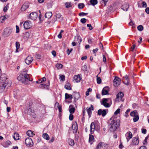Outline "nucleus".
<instances>
[{"instance_id":"nucleus-42","label":"nucleus","mask_w":149,"mask_h":149,"mask_svg":"<svg viewBox=\"0 0 149 149\" xmlns=\"http://www.w3.org/2000/svg\"><path fill=\"white\" fill-rule=\"evenodd\" d=\"M94 139V136L93 135L91 134H89V142L92 141Z\"/></svg>"},{"instance_id":"nucleus-27","label":"nucleus","mask_w":149,"mask_h":149,"mask_svg":"<svg viewBox=\"0 0 149 149\" xmlns=\"http://www.w3.org/2000/svg\"><path fill=\"white\" fill-rule=\"evenodd\" d=\"M74 79L77 82H78L80 81L81 78V77L78 75H75L74 77Z\"/></svg>"},{"instance_id":"nucleus-29","label":"nucleus","mask_w":149,"mask_h":149,"mask_svg":"<svg viewBox=\"0 0 149 149\" xmlns=\"http://www.w3.org/2000/svg\"><path fill=\"white\" fill-rule=\"evenodd\" d=\"M26 134L28 136L30 137H32L33 136V135H34L33 133V132L31 130H28L26 132Z\"/></svg>"},{"instance_id":"nucleus-35","label":"nucleus","mask_w":149,"mask_h":149,"mask_svg":"<svg viewBox=\"0 0 149 149\" xmlns=\"http://www.w3.org/2000/svg\"><path fill=\"white\" fill-rule=\"evenodd\" d=\"M68 143L69 145L72 146H73L74 144V140L70 139H69V141H68Z\"/></svg>"},{"instance_id":"nucleus-60","label":"nucleus","mask_w":149,"mask_h":149,"mask_svg":"<svg viewBox=\"0 0 149 149\" xmlns=\"http://www.w3.org/2000/svg\"><path fill=\"white\" fill-rule=\"evenodd\" d=\"M103 62L104 63L106 62V58L105 56L104 55H103Z\"/></svg>"},{"instance_id":"nucleus-43","label":"nucleus","mask_w":149,"mask_h":149,"mask_svg":"<svg viewBox=\"0 0 149 149\" xmlns=\"http://www.w3.org/2000/svg\"><path fill=\"white\" fill-rule=\"evenodd\" d=\"M87 112L89 115V116L90 117L91 116V114L92 112L91 111V110L90 109H89L88 108H87Z\"/></svg>"},{"instance_id":"nucleus-46","label":"nucleus","mask_w":149,"mask_h":149,"mask_svg":"<svg viewBox=\"0 0 149 149\" xmlns=\"http://www.w3.org/2000/svg\"><path fill=\"white\" fill-rule=\"evenodd\" d=\"M72 128H73L74 127V129H73V130H75V132H77V126L76 125H73L72 126Z\"/></svg>"},{"instance_id":"nucleus-28","label":"nucleus","mask_w":149,"mask_h":149,"mask_svg":"<svg viewBox=\"0 0 149 149\" xmlns=\"http://www.w3.org/2000/svg\"><path fill=\"white\" fill-rule=\"evenodd\" d=\"M72 95H69L68 93H66L65 94V99H69L71 100L72 98Z\"/></svg>"},{"instance_id":"nucleus-21","label":"nucleus","mask_w":149,"mask_h":149,"mask_svg":"<svg viewBox=\"0 0 149 149\" xmlns=\"http://www.w3.org/2000/svg\"><path fill=\"white\" fill-rule=\"evenodd\" d=\"M24 74H20L17 77V79L19 81H21V82L23 83L24 84Z\"/></svg>"},{"instance_id":"nucleus-48","label":"nucleus","mask_w":149,"mask_h":149,"mask_svg":"<svg viewBox=\"0 0 149 149\" xmlns=\"http://www.w3.org/2000/svg\"><path fill=\"white\" fill-rule=\"evenodd\" d=\"M73 119V115L71 113L70 114L69 116V119L70 120H72Z\"/></svg>"},{"instance_id":"nucleus-53","label":"nucleus","mask_w":149,"mask_h":149,"mask_svg":"<svg viewBox=\"0 0 149 149\" xmlns=\"http://www.w3.org/2000/svg\"><path fill=\"white\" fill-rule=\"evenodd\" d=\"M148 138V136H146L145 138V139L144 140V142H143V144L144 145H146V144L147 140Z\"/></svg>"},{"instance_id":"nucleus-44","label":"nucleus","mask_w":149,"mask_h":149,"mask_svg":"<svg viewBox=\"0 0 149 149\" xmlns=\"http://www.w3.org/2000/svg\"><path fill=\"white\" fill-rule=\"evenodd\" d=\"M88 14L87 13H84V12H81L79 13V16H84L86 15H87Z\"/></svg>"},{"instance_id":"nucleus-5","label":"nucleus","mask_w":149,"mask_h":149,"mask_svg":"<svg viewBox=\"0 0 149 149\" xmlns=\"http://www.w3.org/2000/svg\"><path fill=\"white\" fill-rule=\"evenodd\" d=\"M121 80L118 77H116L113 80V85L115 87H117L119 85L120 83Z\"/></svg>"},{"instance_id":"nucleus-30","label":"nucleus","mask_w":149,"mask_h":149,"mask_svg":"<svg viewBox=\"0 0 149 149\" xmlns=\"http://www.w3.org/2000/svg\"><path fill=\"white\" fill-rule=\"evenodd\" d=\"M125 135L126 136V137L129 138V139H131L132 137V134L130 132H127Z\"/></svg>"},{"instance_id":"nucleus-10","label":"nucleus","mask_w":149,"mask_h":149,"mask_svg":"<svg viewBox=\"0 0 149 149\" xmlns=\"http://www.w3.org/2000/svg\"><path fill=\"white\" fill-rule=\"evenodd\" d=\"M7 76L5 74H2L0 78V82L1 83H4L7 79Z\"/></svg>"},{"instance_id":"nucleus-11","label":"nucleus","mask_w":149,"mask_h":149,"mask_svg":"<svg viewBox=\"0 0 149 149\" xmlns=\"http://www.w3.org/2000/svg\"><path fill=\"white\" fill-rule=\"evenodd\" d=\"M33 60V57L30 56H28L25 59V63L28 65H29L32 62Z\"/></svg>"},{"instance_id":"nucleus-4","label":"nucleus","mask_w":149,"mask_h":149,"mask_svg":"<svg viewBox=\"0 0 149 149\" xmlns=\"http://www.w3.org/2000/svg\"><path fill=\"white\" fill-rule=\"evenodd\" d=\"M25 142L26 145L28 146L31 147L33 145L32 139L30 137L26 138L25 140Z\"/></svg>"},{"instance_id":"nucleus-26","label":"nucleus","mask_w":149,"mask_h":149,"mask_svg":"<svg viewBox=\"0 0 149 149\" xmlns=\"http://www.w3.org/2000/svg\"><path fill=\"white\" fill-rule=\"evenodd\" d=\"M107 88V87H105L102 89V95H104L108 94V91L106 89V88Z\"/></svg>"},{"instance_id":"nucleus-13","label":"nucleus","mask_w":149,"mask_h":149,"mask_svg":"<svg viewBox=\"0 0 149 149\" xmlns=\"http://www.w3.org/2000/svg\"><path fill=\"white\" fill-rule=\"evenodd\" d=\"M139 143V140L138 137H134L133 138L132 143L134 145H137Z\"/></svg>"},{"instance_id":"nucleus-19","label":"nucleus","mask_w":149,"mask_h":149,"mask_svg":"<svg viewBox=\"0 0 149 149\" xmlns=\"http://www.w3.org/2000/svg\"><path fill=\"white\" fill-rule=\"evenodd\" d=\"M95 123L94 122H92L90 125V131L91 134L94 133L95 130Z\"/></svg>"},{"instance_id":"nucleus-52","label":"nucleus","mask_w":149,"mask_h":149,"mask_svg":"<svg viewBox=\"0 0 149 149\" xmlns=\"http://www.w3.org/2000/svg\"><path fill=\"white\" fill-rule=\"evenodd\" d=\"M142 7H145V8H146L147 6V4H146V2L145 1H143L142 3Z\"/></svg>"},{"instance_id":"nucleus-18","label":"nucleus","mask_w":149,"mask_h":149,"mask_svg":"<svg viewBox=\"0 0 149 149\" xmlns=\"http://www.w3.org/2000/svg\"><path fill=\"white\" fill-rule=\"evenodd\" d=\"M123 82L126 85H128L129 84L128 77L126 75L123 77Z\"/></svg>"},{"instance_id":"nucleus-23","label":"nucleus","mask_w":149,"mask_h":149,"mask_svg":"<svg viewBox=\"0 0 149 149\" xmlns=\"http://www.w3.org/2000/svg\"><path fill=\"white\" fill-rule=\"evenodd\" d=\"M129 8V5L127 3L124 4L122 6L121 8L124 11H127Z\"/></svg>"},{"instance_id":"nucleus-2","label":"nucleus","mask_w":149,"mask_h":149,"mask_svg":"<svg viewBox=\"0 0 149 149\" xmlns=\"http://www.w3.org/2000/svg\"><path fill=\"white\" fill-rule=\"evenodd\" d=\"M130 115L132 116H134L133 121L134 122H136L139 119V115L136 110H134L130 113Z\"/></svg>"},{"instance_id":"nucleus-58","label":"nucleus","mask_w":149,"mask_h":149,"mask_svg":"<svg viewBox=\"0 0 149 149\" xmlns=\"http://www.w3.org/2000/svg\"><path fill=\"white\" fill-rule=\"evenodd\" d=\"M93 39H88V42L89 44H92L93 42Z\"/></svg>"},{"instance_id":"nucleus-62","label":"nucleus","mask_w":149,"mask_h":149,"mask_svg":"<svg viewBox=\"0 0 149 149\" xmlns=\"http://www.w3.org/2000/svg\"><path fill=\"white\" fill-rule=\"evenodd\" d=\"M142 132L144 134H146V129H142Z\"/></svg>"},{"instance_id":"nucleus-57","label":"nucleus","mask_w":149,"mask_h":149,"mask_svg":"<svg viewBox=\"0 0 149 149\" xmlns=\"http://www.w3.org/2000/svg\"><path fill=\"white\" fill-rule=\"evenodd\" d=\"M98 50V49L96 48L95 49H93V52L94 54H95V55L96 52Z\"/></svg>"},{"instance_id":"nucleus-8","label":"nucleus","mask_w":149,"mask_h":149,"mask_svg":"<svg viewBox=\"0 0 149 149\" xmlns=\"http://www.w3.org/2000/svg\"><path fill=\"white\" fill-rule=\"evenodd\" d=\"M108 101V99L104 98L102 99V101L101 102V104L106 107H109L110 106V105L109 103L107 102Z\"/></svg>"},{"instance_id":"nucleus-22","label":"nucleus","mask_w":149,"mask_h":149,"mask_svg":"<svg viewBox=\"0 0 149 149\" xmlns=\"http://www.w3.org/2000/svg\"><path fill=\"white\" fill-rule=\"evenodd\" d=\"M50 84V81L49 80L48 81V83L47 84H42L40 85L39 87L40 88H47L49 86Z\"/></svg>"},{"instance_id":"nucleus-1","label":"nucleus","mask_w":149,"mask_h":149,"mask_svg":"<svg viewBox=\"0 0 149 149\" xmlns=\"http://www.w3.org/2000/svg\"><path fill=\"white\" fill-rule=\"evenodd\" d=\"M110 120H112L110 123L111 125L110 127L109 130L111 132H113L120 125V120L119 119H114L112 117L110 118Z\"/></svg>"},{"instance_id":"nucleus-16","label":"nucleus","mask_w":149,"mask_h":149,"mask_svg":"<svg viewBox=\"0 0 149 149\" xmlns=\"http://www.w3.org/2000/svg\"><path fill=\"white\" fill-rule=\"evenodd\" d=\"M98 114L99 115H102L103 116H104L107 114L106 110L105 109L102 110V109H100L98 111Z\"/></svg>"},{"instance_id":"nucleus-34","label":"nucleus","mask_w":149,"mask_h":149,"mask_svg":"<svg viewBox=\"0 0 149 149\" xmlns=\"http://www.w3.org/2000/svg\"><path fill=\"white\" fill-rule=\"evenodd\" d=\"M65 5L66 8H67L72 7L71 2H66L65 3Z\"/></svg>"},{"instance_id":"nucleus-25","label":"nucleus","mask_w":149,"mask_h":149,"mask_svg":"<svg viewBox=\"0 0 149 149\" xmlns=\"http://www.w3.org/2000/svg\"><path fill=\"white\" fill-rule=\"evenodd\" d=\"M69 112L71 113H73L74 112L75 109L73 105H70L69 108Z\"/></svg>"},{"instance_id":"nucleus-39","label":"nucleus","mask_w":149,"mask_h":149,"mask_svg":"<svg viewBox=\"0 0 149 149\" xmlns=\"http://www.w3.org/2000/svg\"><path fill=\"white\" fill-rule=\"evenodd\" d=\"M137 29L139 31H142L143 29V26L142 25H140L138 26Z\"/></svg>"},{"instance_id":"nucleus-56","label":"nucleus","mask_w":149,"mask_h":149,"mask_svg":"<svg viewBox=\"0 0 149 149\" xmlns=\"http://www.w3.org/2000/svg\"><path fill=\"white\" fill-rule=\"evenodd\" d=\"M99 46L100 48L102 50L103 49V45L102 44V43L101 42H100V44H99Z\"/></svg>"},{"instance_id":"nucleus-14","label":"nucleus","mask_w":149,"mask_h":149,"mask_svg":"<svg viewBox=\"0 0 149 149\" xmlns=\"http://www.w3.org/2000/svg\"><path fill=\"white\" fill-rule=\"evenodd\" d=\"M8 85V84L6 82L1 84L0 86V92L1 93L3 92Z\"/></svg>"},{"instance_id":"nucleus-54","label":"nucleus","mask_w":149,"mask_h":149,"mask_svg":"<svg viewBox=\"0 0 149 149\" xmlns=\"http://www.w3.org/2000/svg\"><path fill=\"white\" fill-rule=\"evenodd\" d=\"M120 109H118L114 112V114L116 115L119 113L120 112Z\"/></svg>"},{"instance_id":"nucleus-38","label":"nucleus","mask_w":149,"mask_h":149,"mask_svg":"<svg viewBox=\"0 0 149 149\" xmlns=\"http://www.w3.org/2000/svg\"><path fill=\"white\" fill-rule=\"evenodd\" d=\"M85 6V5L83 3H79L78 4V8L80 9H82Z\"/></svg>"},{"instance_id":"nucleus-17","label":"nucleus","mask_w":149,"mask_h":149,"mask_svg":"<svg viewBox=\"0 0 149 149\" xmlns=\"http://www.w3.org/2000/svg\"><path fill=\"white\" fill-rule=\"evenodd\" d=\"M29 3H24L21 8V10L22 11H24L25 10L28 8L29 7Z\"/></svg>"},{"instance_id":"nucleus-6","label":"nucleus","mask_w":149,"mask_h":149,"mask_svg":"<svg viewBox=\"0 0 149 149\" xmlns=\"http://www.w3.org/2000/svg\"><path fill=\"white\" fill-rule=\"evenodd\" d=\"M23 25L25 29H29L31 27V22L29 20L26 21L24 23Z\"/></svg>"},{"instance_id":"nucleus-47","label":"nucleus","mask_w":149,"mask_h":149,"mask_svg":"<svg viewBox=\"0 0 149 149\" xmlns=\"http://www.w3.org/2000/svg\"><path fill=\"white\" fill-rule=\"evenodd\" d=\"M86 21L87 20L85 18H82L81 19V22L83 24L85 23L86 22Z\"/></svg>"},{"instance_id":"nucleus-64","label":"nucleus","mask_w":149,"mask_h":149,"mask_svg":"<svg viewBox=\"0 0 149 149\" xmlns=\"http://www.w3.org/2000/svg\"><path fill=\"white\" fill-rule=\"evenodd\" d=\"M139 149H147L146 148L145 146H141L140 147Z\"/></svg>"},{"instance_id":"nucleus-36","label":"nucleus","mask_w":149,"mask_h":149,"mask_svg":"<svg viewBox=\"0 0 149 149\" xmlns=\"http://www.w3.org/2000/svg\"><path fill=\"white\" fill-rule=\"evenodd\" d=\"M90 2L91 4L93 6H94L97 4V0H91Z\"/></svg>"},{"instance_id":"nucleus-63","label":"nucleus","mask_w":149,"mask_h":149,"mask_svg":"<svg viewBox=\"0 0 149 149\" xmlns=\"http://www.w3.org/2000/svg\"><path fill=\"white\" fill-rule=\"evenodd\" d=\"M145 12L147 14H149V8H147L145 9Z\"/></svg>"},{"instance_id":"nucleus-3","label":"nucleus","mask_w":149,"mask_h":149,"mask_svg":"<svg viewBox=\"0 0 149 149\" xmlns=\"http://www.w3.org/2000/svg\"><path fill=\"white\" fill-rule=\"evenodd\" d=\"M12 32V29L10 28H6L4 29L3 32V36L5 37L8 36Z\"/></svg>"},{"instance_id":"nucleus-31","label":"nucleus","mask_w":149,"mask_h":149,"mask_svg":"<svg viewBox=\"0 0 149 149\" xmlns=\"http://www.w3.org/2000/svg\"><path fill=\"white\" fill-rule=\"evenodd\" d=\"M13 136L14 139L16 140H17L19 139V135L17 133H15L14 135Z\"/></svg>"},{"instance_id":"nucleus-32","label":"nucleus","mask_w":149,"mask_h":149,"mask_svg":"<svg viewBox=\"0 0 149 149\" xmlns=\"http://www.w3.org/2000/svg\"><path fill=\"white\" fill-rule=\"evenodd\" d=\"M42 136L44 139L47 140H49V136L46 133L43 134H42Z\"/></svg>"},{"instance_id":"nucleus-40","label":"nucleus","mask_w":149,"mask_h":149,"mask_svg":"<svg viewBox=\"0 0 149 149\" xmlns=\"http://www.w3.org/2000/svg\"><path fill=\"white\" fill-rule=\"evenodd\" d=\"M29 36L30 35L29 33L28 32H26L25 33L24 38H25L27 39L29 38Z\"/></svg>"},{"instance_id":"nucleus-49","label":"nucleus","mask_w":149,"mask_h":149,"mask_svg":"<svg viewBox=\"0 0 149 149\" xmlns=\"http://www.w3.org/2000/svg\"><path fill=\"white\" fill-rule=\"evenodd\" d=\"M61 79L62 81H64L65 80V76L64 75H61L60 76Z\"/></svg>"},{"instance_id":"nucleus-7","label":"nucleus","mask_w":149,"mask_h":149,"mask_svg":"<svg viewBox=\"0 0 149 149\" xmlns=\"http://www.w3.org/2000/svg\"><path fill=\"white\" fill-rule=\"evenodd\" d=\"M24 80V84H28L29 81H31L33 79L31 80L30 79L29 75L27 74H23Z\"/></svg>"},{"instance_id":"nucleus-45","label":"nucleus","mask_w":149,"mask_h":149,"mask_svg":"<svg viewBox=\"0 0 149 149\" xmlns=\"http://www.w3.org/2000/svg\"><path fill=\"white\" fill-rule=\"evenodd\" d=\"M82 70L84 71H86L87 70V66L86 65H84L82 67Z\"/></svg>"},{"instance_id":"nucleus-59","label":"nucleus","mask_w":149,"mask_h":149,"mask_svg":"<svg viewBox=\"0 0 149 149\" xmlns=\"http://www.w3.org/2000/svg\"><path fill=\"white\" fill-rule=\"evenodd\" d=\"M136 45H133L131 47V50L132 51H133L134 50L135 48V47Z\"/></svg>"},{"instance_id":"nucleus-51","label":"nucleus","mask_w":149,"mask_h":149,"mask_svg":"<svg viewBox=\"0 0 149 149\" xmlns=\"http://www.w3.org/2000/svg\"><path fill=\"white\" fill-rule=\"evenodd\" d=\"M87 26L89 28V29L90 30H91L93 29V27L91 24H87Z\"/></svg>"},{"instance_id":"nucleus-41","label":"nucleus","mask_w":149,"mask_h":149,"mask_svg":"<svg viewBox=\"0 0 149 149\" xmlns=\"http://www.w3.org/2000/svg\"><path fill=\"white\" fill-rule=\"evenodd\" d=\"M97 83L98 84H100L102 82L101 79L100 77H98L97 76Z\"/></svg>"},{"instance_id":"nucleus-9","label":"nucleus","mask_w":149,"mask_h":149,"mask_svg":"<svg viewBox=\"0 0 149 149\" xmlns=\"http://www.w3.org/2000/svg\"><path fill=\"white\" fill-rule=\"evenodd\" d=\"M106 145L104 143H100L97 145L96 149H105Z\"/></svg>"},{"instance_id":"nucleus-12","label":"nucleus","mask_w":149,"mask_h":149,"mask_svg":"<svg viewBox=\"0 0 149 149\" xmlns=\"http://www.w3.org/2000/svg\"><path fill=\"white\" fill-rule=\"evenodd\" d=\"M124 94L122 92L119 93L116 95V100L117 101H119L120 100H121Z\"/></svg>"},{"instance_id":"nucleus-20","label":"nucleus","mask_w":149,"mask_h":149,"mask_svg":"<svg viewBox=\"0 0 149 149\" xmlns=\"http://www.w3.org/2000/svg\"><path fill=\"white\" fill-rule=\"evenodd\" d=\"M73 96L74 97V101L76 102V100H77L80 97V95L79 92H75L74 93Z\"/></svg>"},{"instance_id":"nucleus-33","label":"nucleus","mask_w":149,"mask_h":149,"mask_svg":"<svg viewBox=\"0 0 149 149\" xmlns=\"http://www.w3.org/2000/svg\"><path fill=\"white\" fill-rule=\"evenodd\" d=\"M70 83H68L65 85V87L66 89L70 90L71 89V87L70 86Z\"/></svg>"},{"instance_id":"nucleus-50","label":"nucleus","mask_w":149,"mask_h":149,"mask_svg":"<svg viewBox=\"0 0 149 149\" xmlns=\"http://www.w3.org/2000/svg\"><path fill=\"white\" fill-rule=\"evenodd\" d=\"M61 17V15L59 13H56V17L57 18L59 19Z\"/></svg>"},{"instance_id":"nucleus-37","label":"nucleus","mask_w":149,"mask_h":149,"mask_svg":"<svg viewBox=\"0 0 149 149\" xmlns=\"http://www.w3.org/2000/svg\"><path fill=\"white\" fill-rule=\"evenodd\" d=\"M63 65L61 63H57L56 65V67L58 69H61L63 67Z\"/></svg>"},{"instance_id":"nucleus-55","label":"nucleus","mask_w":149,"mask_h":149,"mask_svg":"<svg viewBox=\"0 0 149 149\" xmlns=\"http://www.w3.org/2000/svg\"><path fill=\"white\" fill-rule=\"evenodd\" d=\"M19 43L18 42H17L16 43V48H19Z\"/></svg>"},{"instance_id":"nucleus-61","label":"nucleus","mask_w":149,"mask_h":149,"mask_svg":"<svg viewBox=\"0 0 149 149\" xmlns=\"http://www.w3.org/2000/svg\"><path fill=\"white\" fill-rule=\"evenodd\" d=\"M16 33H17L19 32V27H18V26L17 25H16Z\"/></svg>"},{"instance_id":"nucleus-24","label":"nucleus","mask_w":149,"mask_h":149,"mask_svg":"<svg viewBox=\"0 0 149 149\" xmlns=\"http://www.w3.org/2000/svg\"><path fill=\"white\" fill-rule=\"evenodd\" d=\"M52 14L51 12H47L45 14V18L48 19L50 18L52 16Z\"/></svg>"},{"instance_id":"nucleus-15","label":"nucleus","mask_w":149,"mask_h":149,"mask_svg":"<svg viewBox=\"0 0 149 149\" xmlns=\"http://www.w3.org/2000/svg\"><path fill=\"white\" fill-rule=\"evenodd\" d=\"M38 16L36 13H32L30 14V18L32 20H35L37 17Z\"/></svg>"}]
</instances>
